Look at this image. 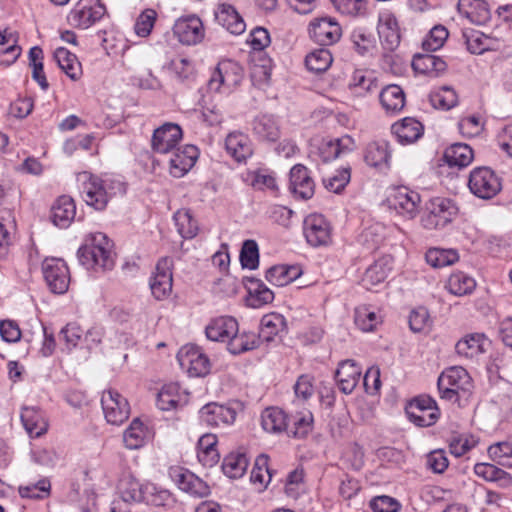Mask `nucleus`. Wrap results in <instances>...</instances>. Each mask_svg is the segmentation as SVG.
<instances>
[{"label":"nucleus","mask_w":512,"mask_h":512,"mask_svg":"<svg viewBox=\"0 0 512 512\" xmlns=\"http://www.w3.org/2000/svg\"><path fill=\"white\" fill-rule=\"evenodd\" d=\"M113 244L109 238L97 232L89 235L85 243L78 249L77 255L80 263L87 269H101L103 271L113 269L115 265V253Z\"/></svg>","instance_id":"obj_1"},{"label":"nucleus","mask_w":512,"mask_h":512,"mask_svg":"<svg viewBox=\"0 0 512 512\" xmlns=\"http://www.w3.org/2000/svg\"><path fill=\"white\" fill-rule=\"evenodd\" d=\"M78 182L81 184V196L85 203L96 210H104L109 200L116 194V190H121L120 182L110 179H101L84 171L78 174Z\"/></svg>","instance_id":"obj_2"},{"label":"nucleus","mask_w":512,"mask_h":512,"mask_svg":"<svg viewBox=\"0 0 512 512\" xmlns=\"http://www.w3.org/2000/svg\"><path fill=\"white\" fill-rule=\"evenodd\" d=\"M437 387L442 399L460 403L462 399H468L473 384L470 375L463 367L454 366L441 373Z\"/></svg>","instance_id":"obj_3"},{"label":"nucleus","mask_w":512,"mask_h":512,"mask_svg":"<svg viewBox=\"0 0 512 512\" xmlns=\"http://www.w3.org/2000/svg\"><path fill=\"white\" fill-rule=\"evenodd\" d=\"M426 213L421 219V223L425 229L440 230L458 215L459 209L455 202L445 197H435L429 201L426 207Z\"/></svg>","instance_id":"obj_4"},{"label":"nucleus","mask_w":512,"mask_h":512,"mask_svg":"<svg viewBox=\"0 0 512 512\" xmlns=\"http://www.w3.org/2000/svg\"><path fill=\"white\" fill-rule=\"evenodd\" d=\"M303 235L313 248H325L333 244L334 228L323 214L311 213L304 218Z\"/></svg>","instance_id":"obj_5"},{"label":"nucleus","mask_w":512,"mask_h":512,"mask_svg":"<svg viewBox=\"0 0 512 512\" xmlns=\"http://www.w3.org/2000/svg\"><path fill=\"white\" fill-rule=\"evenodd\" d=\"M468 188L476 197L484 200L494 198L502 189L500 177L487 166L475 167L468 179Z\"/></svg>","instance_id":"obj_6"},{"label":"nucleus","mask_w":512,"mask_h":512,"mask_svg":"<svg viewBox=\"0 0 512 512\" xmlns=\"http://www.w3.org/2000/svg\"><path fill=\"white\" fill-rule=\"evenodd\" d=\"M106 14L100 0H78L67 15L68 23L77 29H88Z\"/></svg>","instance_id":"obj_7"},{"label":"nucleus","mask_w":512,"mask_h":512,"mask_svg":"<svg viewBox=\"0 0 512 512\" xmlns=\"http://www.w3.org/2000/svg\"><path fill=\"white\" fill-rule=\"evenodd\" d=\"M405 412L408 419L419 427H430L440 417L437 403L429 395H419L410 400L405 407Z\"/></svg>","instance_id":"obj_8"},{"label":"nucleus","mask_w":512,"mask_h":512,"mask_svg":"<svg viewBox=\"0 0 512 512\" xmlns=\"http://www.w3.org/2000/svg\"><path fill=\"white\" fill-rule=\"evenodd\" d=\"M239 406L237 401L225 404L210 402L200 409L199 418L209 427H226L235 422Z\"/></svg>","instance_id":"obj_9"},{"label":"nucleus","mask_w":512,"mask_h":512,"mask_svg":"<svg viewBox=\"0 0 512 512\" xmlns=\"http://www.w3.org/2000/svg\"><path fill=\"white\" fill-rule=\"evenodd\" d=\"M243 76L244 70L239 63L230 59L222 60L208 81V89L219 92L221 87L235 88L241 83Z\"/></svg>","instance_id":"obj_10"},{"label":"nucleus","mask_w":512,"mask_h":512,"mask_svg":"<svg viewBox=\"0 0 512 512\" xmlns=\"http://www.w3.org/2000/svg\"><path fill=\"white\" fill-rule=\"evenodd\" d=\"M387 202L389 207L395 210L397 214L407 219H413L419 212L421 196L418 192L406 186H398L392 190Z\"/></svg>","instance_id":"obj_11"},{"label":"nucleus","mask_w":512,"mask_h":512,"mask_svg":"<svg viewBox=\"0 0 512 512\" xmlns=\"http://www.w3.org/2000/svg\"><path fill=\"white\" fill-rule=\"evenodd\" d=\"M173 35L182 45L193 46L201 43L205 37L202 20L195 14L178 18L173 25Z\"/></svg>","instance_id":"obj_12"},{"label":"nucleus","mask_w":512,"mask_h":512,"mask_svg":"<svg viewBox=\"0 0 512 512\" xmlns=\"http://www.w3.org/2000/svg\"><path fill=\"white\" fill-rule=\"evenodd\" d=\"M42 272L47 286L55 294H63L70 284V273L64 260L46 258L42 263Z\"/></svg>","instance_id":"obj_13"},{"label":"nucleus","mask_w":512,"mask_h":512,"mask_svg":"<svg viewBox=\"0 0 512 512\" xmlns=\"http://www.w3.org/2000/svg\"><path fill=\"white\" fill-rule=\"evenodd\" d=\"M310 38L320 46H331L342 37L340 24L332 17L313 19L308 27Z\"/></svg>","instance_id":"obj_14"},{"label":"nucleus","mask_w":512,"mask_h":512,"mask_svg":"<svg viewBox=\"0 0 512 512\" xmlns=\"http://www.w3.org/2000/svg\"><path fill=\"white\" fill-rule=\"evenodd\" d=\"M105 419L112 425L123 424L130 415V405L118 391L109 389L101 397Z\"/></svg>","instance_id":"obj_15"},{"label":"nucleus","mask_w":512,"mask_h":512,"mask_svg":"<svg viewBox=\"0 0 512 512\" xmlns=\"http://www.w3.org/2000/svg\"><path fill=\"white\" fill-rule=\"evenodd\" d=\"M173 265V259L168 256L160 258L156 264L155 273L150 279V289L157 300L167 298L172 292Z\"/></svg>","instance_id":"obj_16"},{"label":"nucleus","mask_w":512,"mask_h":512,"mask_svg":"<svg viewBox=\"0 0 512 512\" xmlns=\"http://www.w3.org/2000/svg\"><path fill=\"white\" fill-rule=\"evenodd\" d=\"M169 477L182 491L195 497H205L210 493L209 486L188 469L181 466L169 468Z\"/></svg>","instance_id":"obj_17"},{"label":"nucleus","mask_w":512,"mask_h":512,"mask_svg":"<svg viewBox=\"0 0 512 512\" xmlns=\"http://www.w3.org/2000/svg\"><path fill=\"white\" fill-rule=\"evenodd\" d=\"M182 129L174 123H165L154 130L151 147L155 153L168 154L173 152L182 139Z\"/></svg>","instance_id":"obj_18"},{"label":"nucleus","mask_w":512,"mask_h":512,"mask_svg":"<svg viewBox=\"0 0 512 512\" xmlns=\"http://www.w3.org/2000/svg\"><path fill=\"white\" fill-rule=\"evenodd\" d=\"M254 138L261 143H275L281 138V125L272 114H260L251 121Z\"/></svg>","instance_id":"obj_19"},{"label":"nucleus","mask_w":512,"mask_h":512,"mask_svg":"<svg viewBox=\"0 0 512 512\" xmlns=\"http://www.w3.org/2000/svg\"><path fill=\"white\" fill-rule=\"evenodd\" d=\"M377 30L380 41L386 50H395L401 41L400 28L397 18L390 10L379 13Z\"/></svg>","instance_id":"obj_20"},{"label":"nucleus","mask_w":512,"mask_h":512,"mask_svg":"<svg viewBox=\"0 0 512 512\" xmlns=\"http://www.w3.org/2000/svg\"><path fill=\"white\" fill-rule=\"evenodd\" d=\"M289 189L296 198L308 200L313 197L315 182L307 167L296 164L291 168Z\"/></svg>","instance_id":"obj_21"},{"label":"nucleus","mask_w":512,"mask_h":512,"mask_svg":"<svg viewBox=\"0 0 512 512\" xmlns=\"http://www.w3.org/2000/svg\"><path fill=\"white\" fill-rule=\"evenodd\" d=\"M171 153L170 174L177 178L184 176L195 165L199 155L198 148L194 145L176 148Z\"/></svg>","instance_id":"obj_22"},{"label":"nucleus","mask_w":512,"mask_h":512,"mask_svg":"<svg viewBox=\"0 0 512 512\" xmlns=\"http://www.w3.org/2000/svg\"><path fill=\"white\" fill-rule=\"evenodd\" d=\"M227 154L238 163L246 162L253 155V145L248 135L240 132H230L225 138Z\"/></svg>","instance_id":"obj_23"},{"label":"nucleus","mask_w":512,"mask_h":512,"mask_svg":"<svg viewBox=\"0 0 512 512\" xmlns=\"http://www.w3.org/2000/svg\"><path fill=\"white\" fill-rule=\"evenodd\" d=\"M182 367H187L193 376H205L210 369V362L207 356L194 347H184L177 355Z\"/></svg>","instance_id":"obj_24"},{"label":"nucleus","mask_w":512,"mask_h":512,"mask_svg":"<svg viewBox=\"0 0 512 512\" xmlns=\"http://www.w3.org/2000/svg\"><path fill=\"white\" fill-rule=\"evenodd\" d=\"M457 10L476 25H485L491 19V10L486 0H458Z\"/></svg>","instance_id":"obj_25"},{"label":"nucleus","mask_w":512,"mask_h":512,"mask_svg":"<svg viewBox=\"0 0 512 512\" xmlns=\"http://www.w3.org/2000/svg\"><path fill=\"white\" fill-rule=\"evenodd\" d=\"M76 216V205L70 196L58 197L51 206L50 219L59 228H68Z\"/></svg>","instance_id":"obj_26"},{"label":"nucleus","mask_w":512,"mask_h":512,"mask_svg":"<svg viewBox=\"0 0 512 512\" xmlns=\"http://www.w3.org/2000/svg\"><path fill=\"white\" fill-rule=\"evenodd\" d=\"M361 373V368L354 361H342L335 372L339 390L344 394L352 393L360 380Z\"/></svg>","instance_id":"obj_27"},{"label":"nucleus","mask_w":512,"mask_h":512,"mask_svg":"<svg viewBox=\"0 0 512 512\" xmlns=\"http://www.w3.org/2000/svg\"><path fill=\"white\" fill-rule=\"evenodd\" d=\"M238 332V322L231 316H221L211 320L205 329L208 339L212 341H229Z\"/></svg>","instance_id":"obj_28"},{"label":"nucleus","mask_w":512,"mask_h":512,"mask_svg":"<svg viewBox=\"0 0 512 512\" xmlns=\"http://www.w3.org/2000/svg\"><path fill=\"white\" fill-rule=\"evenodd\" d=\"M287 333V321L282 314L272 312L265 314L260 321L259 341H273L277 336Z\"/></svg>","instance_id":"obj_29"},{"label":"nucleus","mask_w":512,"mask_h":512,"mask_svg":"<svg viewBox=\"0 0 512 512\" xmlns=\"http://www.w3.org/2000/svg\"><path fill=\"white\" fill-rule=\"evenodd\" d=\"M21 422L31 438H38L48 430V422L44 413L36 407H23L21 411Z\"/></svg>","instance_id":"obj_30"},{"label":"nucleus","mask_w":512,"mask_h":512,"mask_svg":"<svg viewBox=\"0 0 512 512\" xmlns=\"http://www.w3.org/2000/svg\"><path fill=\"white\" fill-rule=\"evenodd\" d=\"M412 68L418 74L437 77L446 71L447 64L439 56L429 53L416 54L412 59Z\"/></svg>","instance_id":"obj_31"},{"label":"nucleus","mask_w":512,"mask_h":512,"mask_svg":"<svg viewBox=\"0 0 512 512\" xmlns=\"http://www.w3.org/2000/svg\"><path fill=\"white\" fill-rule=\"evenodd\" d=\"M392 132L401 144H411L422 137L424 126L412 117H406L392 125Z\"/></svg>","instance_id":"obj_32"},{"label":"nucleus","mask_w":512,"mask_h":512,"mask_svg":"<svg viewBox=\"0 0 512 512\" xmlns=\"http://www.w3.org/2000/svg\"><path fill=\"white\" fill-rule=\"evenodd\" d=\"M391 159L388 142L384 140L372 141L364 149V161L374 168H387Z\"/></svg>","instance_id":"obj_33"},{"label":"nucleus","mask_w":512,"mask_h":512,"mask_svg":"<svg viewBox=\"0 0 512 512\" xmlns=\"http://www.w3.org/2000/svg\"><path fill=\"white\" fill-rule=\"evenodd\" d=\"M486 345L489 340L483 333H471L456 343L455 350L460 356L474 358L486 351Z\"/></svg>","instance_id":"obj_34"},{"label":"nucleus","mask_w":512,"mask_h":512,"mask_svg":"<svg viewBox=\"0 0 512 512\" xmlns=\"http://www.w3.org/2000/svg\"><path fill=\"white\" fill-rule=\"evenodd\" d=\"M218 439L215 434L206 433L200 437L197 443V458L205 467L215 466L220 459L217 450Z\"/></svg>","instance_id":"obj_35"},{"label":"nucleus","mask_w":512,"mask_h":512,"mask_svg":"<svg viewBox=\"0 0 512 512\" xmlns=\"http://www.w3.org/2000/svg\"><path fill=\"white\" fill-rule=\"evenodd\" d=\"M216 21L232 34L244 32L245 22L236 9L229 4H221L215 13Z\"/></svg>","instance_id":"obj_36"},{"label":"nucleus","mask_w":512,"mask_h":512,"mask_svg":"<svg viewBox=\"0 0 512 512\" xmlns=\"http://www.w3.org/2000/svg\"><path fill=\"white\" fill-rule=\"evenodd\" d=\"M379 100L383 109L387 113L400 112L406 103V97L403 89L396 84L387 85L379 94Z\"/></svg>","instance_id":"obj_37"},{"label":"nucleus","mask_w":512,"mask_h":512,"mask_svg":"<svg viewBox=\"0 0 512 512\" xmlns=\"http://www.w3.org/2000/svg\"><path fill=\"white\" fill-rule=\"evenodd\" d=\"M302 271L296 265H275L270 267L265 274V278L272 285L283 287L296 280Z\"/></svg>","instance_id":"obj_38"},{"label":"nucleus","mask_w":512,"mask_h":512,"mask_svg":"<svg viewBox=\"0 0 512 512\" xmlns=\"http://www.w3.org/2000/svg\"><path fill=\"white\" fill-rule=\"evenodd\" d=\"M392 268L393 257L391 255H384L366 269L363 282L366 285H377L385 281Z\"/></svg>","instance_id":"obj_39"},{"label":"nucleus","mask_w":512,"mask_h":512,"mask_svg":"<svg viewBox=\"0 0 512 512\" xmlns=\"http://www.w3.org/2000/svg\"><path fill=\"white\" fill-rule=\"evenodd\" d=\"M474 472L478 477L489 482H495L502 488L512 486V475L495 464L477 463Z\"/></svg>","instance_id":"obj_40"},{"label":"nucleus","mask_w":512,"mask_h":512,"mask_svg":"<svg viewBox=\"0 0 512 512\" xmlns=\"http://www.w3.org/2000/svg\"><path fill=\"white\" fill-rule=\"evenodd\" d=\"M54 59L60 69L73 81L82 76V66L77 56L64 47H59L54 52Z\"/></svg>","instance_id":"obj_41"},{"label":"nucleus","mask_w":512,"mask_h":512,"mask_svg":"<svg viewBox=\"0 0 512 512\" xmlns=\"http://www.w3.org/2000/svg\"><path fill=\"white\" fill-rule=\"evenodd\" d=\"M462 37L467 50L472 54H482L493 48L494 39L481 31L465 28L462 30Z\"/></svg>","instance_id":"obj_42"},{"label":"nucleus","mask_w":512,"mask_h":512,"mask_svg":"<svg viewBox=\"0 0 512 512\" xmlns=\"http://www.w3.org/2000/svg\"><path fill=\"white\" fill-rule=\"evenodd\" d=\"M444 160L450 167L463 168L468 166L474 159L472 148L464 143H455L446 148Z\"/></svg>","instance_id":"obj_43"},{"label":"nucleus","mask_w":512,"mask_h":512,"mask_svg":"<svg viewBox=\"0 0 512 512\" xmlns=\"http://www.w3.org/2000/svg\"><path fill=\"white\" fill-rule=\"evenodd\" d=\"M261 425L269 433H280L288 428V416L278 407H269L261 414Z\"/></svg>","instance_id":"obj_44"},{"label":"nucleus","mask_w":512,"mask_h":512,"mask_svg":"<svg viewBox=\"0 0 512 512\" xmlns=\"http://www.w3.org/2000/svg\"><path fill=\"white\" fill-rule=\"evenodd\" d=\"M143 502L155 507H172L176 499L169 490L153 483H145Z\"/></svg>","instance_id":"obj_45"},{"label":"nucleus","mask_w":512,"mask_h":512,"mask_svg":"<svg viewBox=\"0 0 512 512\" xmlns=\"http://www.w3.org/2000/svg\"><path fill=\"white\" fill-rule=\"evenodd\" d=\"M249 460L246 453L236 451L231 452L222 462V471L229 478L237 479L241 478L247 471Z\"/></svg>","instance_id":"obj_46"},{"label":"nucleus","mask_w":512,"mask_h":512,"mask_svg":"<svg viewBox=\"0 0 512 512\" xmlns=\"http://www.w3.org/2000/svg\"><path fill=\"white\" fill-rule=\"evenodd\" d=\"M148 436V428L140 421L139 418H135L124 431L123 441L126 448L131 450L139 449L144 446Z\"/></svg>","instance_id":"obj_47"},{"label":"nucleus","mask_w":512,"mask_h":512,"mask_svg":"<svg viewBox=\"0 0 512 512\" xmlns=\"http://www.w3.org/2000/svg\"><path fill=\"white\" fill-rule=\"evenodd\" d=\"M247 290L249 303L254 308L269 304L274 299V293L259 279H248Z\"/></svg>","instance_id":"obj_48"},{"label":"nucleus","mask_w":512,"mask_h":512,"mask_svg":"<svg viewBox=\"0 0 512 512\" xmlns=\"http://www.w3.org/2000/svg\"><path fill=\"white\" fill-rule=\"evenodd\" d=\"M313 421V415L310 411L297 413L288 418L286 432L294 438H305L312 431Z\"/></svg>","instance_id":"obj_49"},{"label":"nucleus","mask_w":512,"mask_h":512,"mask_svg":"<svg viewBox=\"0 0 512 512\" xmlns=\"http://www.w3.org/2000/svg\"><path fill=\"white\" fill-rule=\"evenodd\" d=\"M425 259L431 267L443 268L456 263L459 260V254L455 249L432 247L425 253Z\"/></svg>","instance_id":"obj_50"},{"label":"nucleus","mask_w":512,"mask_h":512,"mask_svg":"<svg viewBox=\"0 0 512 512\" xmlns=\"http://www.w3.org/2000/svg\"><path fill=\"white\" fill-rule=\"evenodd\" d=\"M260 344L259 337L254 332H236L228 341V350L231 354L238 355L257 348Z\"/></svg>","instance_id":"obj_51"},{"label":"nucleus","mask_w":512,"mask_h":512,"mask_svg":"<svg viewBox=\"0 0 512 512\" xmlns=\"http://www.w3.org/2000/svg\"><path fill=\"white\" fill-rule=\"evenodd\" d=\"M144 486L133 476L123 477L119 482V492L125 502H143Z\"/></svg>","instance_id":"obj_52"},{"label":"nucleus","mask_w":512,"mask_h":512,"mask_svg":"<svg viewBox=\"0 0 512 512\" xmlns=\"http://www.w3.org/2000/svg\"><path fill=\"white\" fill-rule=\"evenodd\" d=\"M475 287V280L462 271L452 273L446 284L448 291L456 296L469 294L475 289Z\"/></svg>","instance_id":"obj_53"},{"label":"nucleus","mask_w":512,"mask_h":512,"mask_svg":"<svg viewBox=\"0 0 512 512\" xmlns=\"http://www.w3.org/2000/svg\"><path fill=\"white\" fill-rule=\"evenodd\" d=\"M180 401V387L175 383L164 385L157 394V406L163 411L176 409Z\"/></svg>","instance_id":"obj_54"},{"label":"nucleus","mask_w":512,"mask_h":512,"mask_svg":"<svg viewBox=\"0 0 512 512\" xmlns=\"http://www.w3.org/2000/svg\"><path fill=\"white\" fill-rule=\"evenodd\" d=\"M429 100L436 109L450 110L458 104V96L455 90L448 86H443L430 93Z\"/></svg>","instance_id":"obj_55"},{"label":"nucleus","mask_w":512,"mask_h":512,"mask_svg":"<svg viewBox=\"0 0 512 512\" xmlns=\"http://www.w3.org/2000/svg\"><path fill=\"white\" fill-rule=\"evenodd\" d=\"M479 443V438L473 434L462 433L453 435L449 440V451L455 457H462Z\"/></svg>","instance_id":"obj_56"},{"label":"nucleus","mask_w":512,"mask_h":512,"mask_svg":"<svg viewBox=\"0 0 512 512\" xmlns=\"http://www.w3.org/2000/svg\"><path fill=\"white\" fill-rule=\"evenodd\" d=\"M173 219L177 227V231L181 237L185 239H191L196 236L198 231V224L189 210H178L174 214Z\"/></svg>","instance_id":"obj_57"},{"label":"nucleus","mask_w":512,"mask_h":512,"mask_svg":"<svg viewBox=\"0 0 512 512\" xmlns=\"http://www.w3.org/2000/svg\"><path fill=\"white\" fill-rule=\"evenodd\" d=\"M487 453L489 458L497 465L512 468V442L493 443L488 447Z\"/></svg>","instance_id":"obj_58"},{"label":"nucleus","mask_w":512,"mask_h":512,"mask_svg":"<svg viewBox=\"0 0 512 512\" xmlns=\"http://www.w3.org/2000/svg\"><path fill=\"white\" fill-rule=\"evenodd\" d=\"M332 61V54L326 48L315 49L305 58L306 67L315 73L325 72L331 66Z\"/></svg>","instance_id":"obj_59"},{"label":"nucleus","mask_w":512,"mask_h":512,"mask_svg":"<svg viewBox=\"0 0 512 512\" xmlns=\"http://www.w3.org/2000/svg\"><path fill=\"white\" fill-rule=\"evenodd\" d=\"M334 8L350 17H364L368 12V0H331Z\"/></svg>","instance_id":"obj_60"},{"label":"nucleus","mask_w":512,"mask_h":512,"mask_svg":"<svg viewBox=\"0 0 512 512\" xmlns=\"http://www.w3.org/2000/svg\"><path fill=\"white\" fill-rule=\"evenodd\" d=\"M272 478V471L269 467V456L261 454L255 459L253 469L251 471V482L266 487Z\"/></svg>","instance_id":"obj_61"},{"label":"nucleus","mask_w":512,"mask_h":512,"mask_svg":"<svg viewBox=\"0 0 512 512\" xmlns=\"http://www.w3.org/2000/svg\"><path fill=\"white\" fill-rule=\"evenodd\" d=\"M449 32L443 25H435L422 41V48L426 52H434L443 47Z\"/></svg>","instance_id":"obj_62"},{"label":"nucleus","mask_w":512,"mask_h":512,"mask_svg":"<svg viewBox=\"0 0 512 512\" xmlns=\"http://www.w3.org/2000/svg\"><path fill=\"white\" fill-rule=\"evenodd\" d=\"M51 482L48 478L40 479L37 483L19 486L18 493L22 498L45 499L50 496Z\"/></svg>","instance_id":"obj_63"},{"label":"nucleus","mask_w":512,"mask_h":512,"mask_svg":"<svg viewBox=\"0 0 512 512\" xmlns=\"http://www.w3.org/2000/svg\"><path fill=\"white\" fill-rule=\"evenodd\" d=\"M354 322L360 330L370 332L380 323V318L369 307L360 306L355 309Z\"/></svg>","instance_id":"obj_64"}]
</instances>
